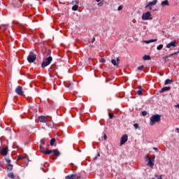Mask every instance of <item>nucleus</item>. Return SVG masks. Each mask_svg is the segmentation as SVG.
Returning a JSON list of instances; mask_svg holds the SVG:
<instances>
[{
  "label": "nucleus",
  "mask_w": 179,
  "mask_h": 179,
  "mask_svg": "<svg viewBox=\"0 0 179 179\" xmlns=\"http://www.w3.org/2000/svg\"><path fill=\"white\" fill-rule=\"evenodd\" d=\"M43 55L45 59L43 60L41 66L42 68H45V66H48V65L52 62V57L50 56L51 55V50L50 49H45Z\"/></svg>",
  "instance_id": "f257e3e1"
},
{
  "label": "nucleus",
  "mask_w": 179,
  "mask_h": 179,
  "mask_svg": "<svg viewBox=\"0 0 179 179\" xmlns=\"http://www.w3.org/2000/svg\"><path fill=\"white\" fill-rule=\"evenodd\" d=\"M162 116L160 115H154L150 119V125L153 126L156 122H160Z\"/></svg>",
  "instance_id": "f03ea898"
},
{
  "label": "nucleus",
  "mask_w": 179,
  "mask_h": 179,
  "mask_svg": "<svg viewBox=\"0 0 179 179\" xmlns=\"http://www.w3.org/2000/svg\"><path fill=\"white\" fill-rule=\"evenodd\" d=\"M37 59V55L36 53L33 52H30L29 55L27 57V61L29 62V64H32V62H34Z\"/></svg>",
  "instance_id": "7ed1b4c3"
},
{
  "label": "nucleus",
  "mask_w": 179,
  "mask_h": 179,
  "mask_svg": "<svg viewBox=\"0 0 179 179\" xmlns=\"http://www.w3.org/2000/svg\"><path fill=\"white\" fill-rule=\"evenodd\" d=\"M141 17L142 20H152V19H153V17H152V13H150V11L143 13Z\"/></svg>",
  "instance_id": "20e7f679"
},
{
  "label": "nucleus",
  "mask_w": 179,
  "mask_h": 179,
  "mask_svg": "<svg viewBox=\"0 0 179 179\" xmlns=\"http://www.w3.org/2000/svg\"><path fill=\"white\" fill-rule=\"evenodd\" d=\"M128 141V135L124 134L122 136L120 140V146H122V145H125V143Z\"/></svg>",
  "instance_id": "39448f33"
},
{
  "label": "nucleus",
  "mask_w": 179,
  "mask_h": 179,
  "mask_svg": "<svg viewBox=\"0 0 179 179\" xmlns=\"http://www.w3.org/2000/svg\"><path fill=\"white\" fill-rule=\"evenodd\" d=\"M15 93L19 96H23V87L21 86H17L15 89Z\"/></svg>",
  "instance_id": "423d86ee"
},
{
  "label": "nucleus",
  "mask_w": 179,
  "mask_h": 179,
  "mask_svg": "<svg viewBox=\"0 0 179 179\" xmlns=\"http://www.w3.org/2000/svg\"><path fill=\"white\" fill-rule=\"evenodd\" d=\"M157 3V0H153L152 1H150L149 3H148V4H147L146 6H145V8H150V10H151V9H152V6H155V5H156Z\"/></svg>",
  "instance_id": "0eeeda50"
},
{
  "label": "nucleus",
  "mask_w": 179,
  "mask_h": 179,
  "mask_svg": "<svg viewBox=\"0 0 179 179\" xmlns=\"http://www.w3.org/2000/svg\"><path fill=\"white\" fill-rule=\"evenodd\" d=\"M155 155L153 156L152 158H150L147 164V166H148L149 167L153 168V166H155Z\"/></svg>",
  "instance_id": "6e6552de"
},
{
  "label": "nucleus",
  "mask_w": 179,
  "mask_h": 179,
  "mask_svg": "<svg viewBox=\"0 0 179 179\" xmlns=\"http://www.w3.org/2000/svg\"><path fill=\"white\" fill-rule=\"evenodd\" d=\"M38 120H39L40 122H48V117L46 116H39Z\"/></svg>",
  "instance_id": "1a4fd4ad"
},
{
  "label": "nucleus",
  "mask_w": 179,
  "mask_h": 179,
  "mask_svg": "<svg viewBox=\"0 0 179 179\" xmlns=\"http://www.w3.org/2000/svg\"><path fill=\"white\" fill-rule=\"evenodd\" d=\"M171 47H177V43H176V41H173L166 45V48H171Z\"/></svg>",
  "instance_id": "9d476101"
},
{
  "label": "nucleus",
  "mask_w": 179,
  "mask_h": 179,
  "mask_svg": "<svg viewBox=\"0 0 179 179\" xmlns=\"http://www.w3.org/2000/svg\"><path fill=\"white\" fill-rule=\"evenodd\" d=\"M0 153L2 156H6V155H8V148H3L1 151Z\"/></svg>",
  "instance_id": "9b49d317"
},
{
  "label": "nucleus",
  "mask_w": 179,
  "mask_h": 179,
  "mask_svg": "<svg viewBox=\"0 0 179 179\" xmlns=\"http://www.w3.org/2000/svg\"><path fill=\"white\" fill-rule=\"evenodd\" d=\"M170 3H169V0H164L161 2V6H169Z\"/></svg>",
  "instance_id": "f8f14e48"
},
{
  "label": "nucleus",
  "mask_w": 179,
  "mask_h": 179,
  "mask_svg": "<svg viewBox=\"0 0 179 179\" xmlns=\"http://www.w3.org/2000/svg\"><path fill=\"white\" fill-rule=\"evenodd\" d=\"M111 62L113 64V65H114L115 66H117V65H118V63L120 62V58H117V60L113 59L111 60Z\"/></svg>",
  "instance_id": "ddd939ff"
},
{
  "label": "nucleus",
  "mask_w": 179,
  "mask_h": 179,
  "mask_svg": "<svg viewBox=\"0 0 179 179\" xmlns=\"http://www.w3.org/2000/svg\"><path fill=\"white\" fill-rule=\"evenodd\" d=\"M171 87H164L159 91V93H164V92H168L169 90H171Z\"/></svg>",
  "instance_id": "4468645a"
},
{
  "label": "nucleus",
  "mask_w": 179,
  "mask_h": 179,
  "mask_svg": "<svg viewBox=\"0 0 179 179\" xmlns=\"http://www.w3.org/2000/svg\"><path fill=\"white\" fill-rule=\"evenodd\" d=\"M155 41H157V39H150L148 41H143V43L145 44H150V43H155Z\"/></svg>",
  "instance_id": "2eb2a0df"
},
{
  "label": "nucleus",
  "mask_w": 179,
  "mask_h": 179,
  "mask_svg": "<svg viewBox=\"0 0 179 179\" xmlns=\"http://www.w3.org/2000/svg\"><path fill=\"white\" fill-rule=\"evenodd\" d=\"M143 59L144 60V61H150V59H152V57H150V56H149V55H144L143 57Z\"/></svg>",
  "instance_id": "dca6fc26"
},
{
  "label": "nucleus",
  "mask_w": 179,
  "mask_h": 179,
  "mask_svg": "<svg viewBox=\"0 0 179 179\" xmlns=\"http://www.w3.org/2000/svg\"><path fill=\"white\" fill-rule=\"evenodd\" d=\"M52 153H53L54 156H56L57 157H58L59 156V155H60V153L58 151V150H52Z\"/></svg>",
  "instance_id": "f3484780"
},
{
  "label": "nucleus",
  "mask_w": 179,
  "mask_h": 179,
  "mask_svg": "<svg viewBox=\"0 0 179 179\" xmlns=\"http://www.w3.org/2000/svg\"><path fill=\"white\" fill-rule=\"evenodd\" d=\"M173 82H174V80H173L166 79L164 82V85H170V84L173 83Z\"/></svg>",
  "instance_id": "a211bd4d"
},
{
  "label": "nucleus",
  "mask_w": 179,
  "mask_h": 179,
  "mask_svg": "<svg viewBox=\"0 0 179 179\" xmlns=\"http://www.w3.org/2000/svg\"><path fill=\"white\" fill-rule=\"evenodd\" d=\"M43 153L44 155H51V153H52V150H45L43 151Z\"/></svg>",
  "instance_id": "6ab92c4d"
},
{
  "label": "nucleus",
  "mask_w": 179,
  "mask_h": 179,
  "mask_svg": "<svg viewBox=\"0 0 179 179\" xmlns=\"http://www.w3.org/2000/svg\"><path fill=\"white\" fill-rule=\"evenodd\" d=\"M7 169H8L9 171H12V170H13V165L8 164L7 166Z\"/></svg>",
  "instance_id": "aec40b11"
},
{
  "label": "nucleus",
  "mask_w": 179,
  "mask_h": 179,
  "mask_svg": "<svg viewBox=\"0 0 179 179\" xmlns=\"http://www.w3.org/2000/svg\"><path fill=\"white\" fill-rule=\"evenodd\" d=\"M82 177L80 176L77 175V174H73V179H80Z\"/></svg>",
  "instance_id": "412c9836"
},
{
  "label": "nucleus",
  "mask_w": 179,
  "mask_h": 179,
  "mask_svg": "<svg viewBox=\"0 0 179 179\" xmlns=\"http://www.w3.org/2000/svg\"><path fill=\"white\" fill-rule=\"evenodd\" d=\"M65 86H66V87H69V89H72V84H71V83H66Z\"/></svg>",
  "instance_id": "4be33fe9"
},
{
  "label": "nucleus",
  "mask_w": 179,
  "mask_h": 179,
  "mask_svg": "<svg viewBox=\"0 0 179 179\" xmlns=\"http://www.w3.org/2000/svg\"><path fill=\"white\" fill-rule=\"evenodd\" d=\"M8 177L9 178H12V179H15V176L13 175V173H9L8 174Z\"/></svg>",
  "instance_id": "5701e85b"
},
{
  "label": "nucleus",
  "mask_w": 179,
  "mask_h": 179,
  "mask_svg": "<svg viewBox=\"0 0 179 179\" xmlns=\"http://www.w3.org/2000/svg\"><path fill=\"white\" fill-rule=\"evenodd\" d=\"M79 8V6L78 5H74L72 7V10H78V8Z\"/></svg>",
  "instance_id": "b1692460"
},
{
  "label": "nucleus",
  "mask_w": 179,
  "mask_h": 179,
  "mask_svg": "<svg viewBox=\"0 0 179 179\" xmlns=\"http://www.w3.org/2000/svg\"><path fill=\"white\" fill-rule=\"evenodd\" d=\"M54 143H55V138H52L50 140V146H54Z\"/></svg>",
  "instance_id": "393cba45"
},
{
  "label": "nucleus",
  "mask_w": 179,
  "mask_h": 179,
  "mask_svg": "<svg viewBox=\"0 0 179 179\" xmlns=\"http://www.w3.org/2000/svg\"><path fill=\"white\" fill-rule=\"evenodd\" d=\"M163 48V44H161V45H159L157 47V50L158 51H160V50H162Z\"/></svg>",
  "instance_id": "a878e982"
},
{
  "label": "nucleus",
  "mask_w": 179,
  "mask_h": 179,
  "mask_svg": "<svg viewBox=\"0 0 179 179\" xmlns=\"http://www.w3.org/2000/svg\"><path fill=\"white\" fill-rule=\"evenodd\" d=\"M66 179H73V174L66 176Z\"/></svg>",
  "instance_id": "bb28decb"
},
{
  "label": "nucleus",
  "mask_w": 179,
  "mask_h": 179,
  "mask_svg": "<svg viewBox=\"0 0 179 179\" xmlns=\"http://www.w3.org/2000/svg\"><path fill=\"white\" fill-rule=\"evenodd\" d=\"M150 157L149 156V155H146L145 157V162H148L150 159Z\"/></svg>",
  "instance_id": "cd10ccee"
},
{
  "label": "nucleus",
  "mask_w": 179,
  "mask_h": 179,
  "mask_svg": "<svg viewBox=\"0 0 179 179\" xmlns=\"http://www.w3.org/2000/svg\"><path fill=\"white\" fill-rule=\"evenodd\" d=\"M141 114L143 117H145V115H148V112L144 110L141 112Z\"/></svg>",
  "instance_id": "c85d7f7f"
},
{
  "label": "nucleus",
  "mask_w": 179,
  "mask_h": 179,
  "mask_svg": "<svg viewBox=\"0 0 179 179\" xmlns=\"http://www.w3.org/2000/svg\"><path fill=\"white\" fill-rule=\"evenodd\" d=\"M108 115H109V118L110 120H113V118H114V114L113 113H108Z\"/></svg>",
  "instance_id": "c756f323"
},
{
  "label": "nucleus",
  "mask_w": 179,
  "mask_h": 179,
  "mask_svg": "<svg viewBox=\"0 0 179 179\" xmlns=\"http://www.w3.org/2000/svg\"><path fill=\"white\" fill-rule=\"evenodd\" d=\"M137 94H138V96H142V90H138L137 91Z\"/></svg>",
  "instance_id": "7c9ffc66"
},
{
  "label": "nucleus",
  "mask_w": 179,
  "mask_h": 179,
  "mask_svg": "<svg viewBox=\"0 0 179 179\" xmlns=\"http://www.w3.org/2000/svg\"><path fill=\"white\" fill-rule=\"evenodd\" d=\"M1 29H3V30H6V29H8V25H2Z\"/></svg>",
  "instance_id": "2f4dec72"
},
{
  "label": "nucleus",
  "mask_w": 179,
  "mask_h": 179,
  "mask_svg": "<svg viewBox=\"0 0 179 179\" xmlns=\"http://www.w3.org/2000/svg\"><path fill=\"white\" fill-rule=\"evenodd\" d=\"M103 5H104V3L103 2V1H101L100 3L97 4L98 6H103Z\"/></svg>",
  "instance_id": "473e14b6"
},
{
  "label": "nucleus",
  "mask_w": 179,
  "mask_h": 179,
  "mask_svg": "<svg viewBox=\"0 0 179 179\" xmlns=\"http://www.w3.org/2000/svg\"><path fill=\"white\" fill-rule=\"evenodd\" d=\"M177 54H179V50H178V52H174V53H173V54H171V55H169V57H173V55H177Z\"/></svg>",
  "instance_id": "72a5a7b5"
},
{
  "label": "nucleus",
  "mask_w": 179,
  "mask_h": 179,
  "mask_svg": "<svg viewBox=\"0 0 179 179\" xmlns=\"http://www.w3.org/2000/svg\"><path fill=\"white\" fill-rule=\"evenodd\" d=\"M134 127L135 129H138V128H139V125L136 123L134 124Z\"/></svg>",
  "instance_id": "f704fd0d"
},
{
  "label": "nucleus",
  "mask_w": 179,
  "mask_h": 179,
  "mask_svg": "<svg viewBox=\"0 0 179 179\" xmlns=\"http://www.w3.org/2000/svg\"><path fill=\"white\" fill-rule=\"evenodd\" d=\"M23 159H24V157H22V156H18L17 160H23Z\"/></svg>",
  "instance_id": "c9c22d12"
},
{
  "label": "nucleus",
  "mask_w": 179,
  "mask_h": 179,
  "mask_svg": "<svg viewBox=\"0 0 179 179\" xmlns=\"http://www.w3.org/2000/svg\"><path fill=\"white\" fill-rule=\"evenodd\" d=\"M143 68H144L143 66H138V71H142Z\"/></svg>",
  "instance_id": "e433bc0d"
},
{
  "label": "nucleus",
  "mask_w": 179,
  "mask_h": 179,
  "mask_svg": "<svg viewBox=\"0 0 179 179\" xmlns=\"http://www.w3.org/2000/svg\"><path fill=\"white\" fill-rule=\"evenodd\" d=\"M40 149H41V152H44V146H43V145H40Z\"/></svg>",
  "instance_id": "4c0bfd02"
},
{
  "label": "nucleus",
  "mask_w": 179,
  "mask_h": 179,
  "mask_svg": "<svg viewBox=\"0 0 179 179\" xmlns=\"http://www.w3.org/2000/svg\"><path fill=\"white\" fill-rule=\"evenodd\" d=\"M41 145H45V139L41 140Z\"/></svg>",
  "instance_id": "58836bf2"
},
{
  "label": "nucleus",
  "mask_w": 179,
  "mask_h": 179,
  "mask_svg": "<svg viewBox=\"0 0 179 179\" xmlns=\"http://www.w3.org/2000/svg\"><path fill=\"white\" fill-rule=\"evenodd\" d=\"M6 163H8V164H10V159H6Z\"/></svg>",
  "instance_id": "ea45409f"
},
{
  "label": "nucleus",
  "mask_w": 179,
  "mask_h": 179,
  "mask_svg": "<svg viewBox=\"0 0 179 179\" xmlns=\"http://www.w3.org/2000/svg\"><path fill=\"white\" fill-rule=\"evenodd\" d=\"M17 3L20 4V6H17V8H19L20 6V4L22 3V2H20V1H19V0H17Z\"/></svg>",
  "instance_id": "a19ab883"
},
{
  "label": "nucleus",
  "mask_w": 179,
  "mask_h": 179,
  "mask_svg": "<svg viewBox=\"0 0 179 179\" xmlns=\"http://www.w3.org/2000/svg\"><path fill=\"white\" fill-rule=\"evenodd\" d=\"M122 6H120L117 8V10H122Z\"/></svg>",
  "instance_id": "79ce46f5"
},
{
  "label": "nucleus",
  "mask_w": 179,
  "mask_h": 179,
  "mask_svg": "<svg viewBox=\"0 0 179 179\" xmlns=\"http://www.w3.org/2000/svg\"><path fill=\"white\" fill-rule=\"evenodd\" d=\"M100 62H102V64H104V62H106V59L102 58L101 59Z\"/></svg>",
  "instance_id": "37998d69"
},
{
  "label": "nucleus",
  "mask_w": 179,
  "mask_h": 179,
  "mask_svg": "<svg viewBox=\"0 0 179 179\" xmlns=\"http://www.w3.org/2000/svg\"><path fill=\"white\" fill-rule=\"evenodd\" d=\"M50 122V128H52L54 127V123L52 122Z\"/></svg>",
  "instance_id": "c03bdc74"
},
{
  "label": "nucleus",
  "mask_w": 179,
  "mask_h": 179,
  "mask_svg": "<svg viewBox=\"0 0 179 179\" xmlns=\"http://www.w3.org/2000/svg\"><path fill=\"white\" fill-rule=\"evenodd\" d=\"M103 138L105 141H107V135L104 134L103 135Z\"/></svg>",
  "instance_id": "a18cd8bd"
},
{
  "label": "nucleus",
  "mask_w": 179,
  "mask_h": 179,
  "mask_svg": "<svg viewBox=\"0 0 179 179\" xmlns=\"http://www.w3.org/2000/svg\"><path fill=\"white\" fill-rule=\"evenodd\" d=\"M138 90H142V86H141V85L138 86Z\"/></svg>",
  "instance_id": "49530a36"
},
{
  "label": "nucleus",
  "mask_w": 179,
  "mask_h": 179,
  "mask_svg": "<svg viewBox=\"0 0 179 179\" xmlns=\"http://www.w3.org/2000/svg\"><path fill=\"white\" fill-rule=\"evenodd\" d=\"M175 107H176V108H178V109H179V104L175 105Z\"/></svg>",
  "instance_id": "de8ad7c7"
},
{
  "label": "nucleus",
  "mask_w": 179,
  "mask_h": 179,
  "mask_svg": "<svg viewBox=\"0 0 179 179\" xmlns=\"http://www.w3.org/2000/svg\"><path fill=\"white\" fill-rule=\"evenodd\" d=\"M94 41H96V38H93L92 40V43H93Z\"/></svg>",
  "instance_id": "09e8293b"
},
{
  "label": "nucleus",
  "mask_w": 179,
  "mask_h": 179,
  "mask_svg": "<svg viewBox=\"0 0 179 179\" xmlns=\"http://www.w3.org/2000/svg\"><path fill=\"white\" fill-rule=\"evenodd\" d=\"M154 150H156L157 152V150H159V149L157 148H153Z\"/></svg>",
  "instance_id": "8fccbe9b"
},
{
  "label": "nucleus",
  "mask_w": 179,
  "mask_h": 179,
  "mask_svg": "<svg viewBox=\"0 0 179 179\" xmlns=\"http://www.w3.org/2000/svg\"><path fill=\"white\" fill-rule=\"evenodd\" d=\"M101 0H96V2H100Z\"/></svg>",
  "instance_id": "3c124183"
},
{
  "label": "nucleus",
  "mask_w": 179,
  "mask_h": 179,
  "mask_svg": "<svg viewBox=\"0 0 179 179\" xmlns=\"http://www.w3.org/2000/svg\"><path fill=\"white\" fill-rule=\"evenodd\" d=\"M176 131H179V129L178 128V129H176Z\"/></svg>",
  "instance_id": "603ef678"
},
{
  "label": "nucleus",
  "mask_w": 179,
  "mask_h": 179,
  "mask_svg": "<svg viewBox=\"0 0 179 179\" xmlns=\"http://www.w3.org/2000/svg\"><path fill=\"white\" fill-rule=\"evenodd\" d=\"M98 157H100V154H98Z\"/></svg>",
  "instance_id": "864d4df0"
},
{
  "label": "nucleus",
  "mask_w": 179,
  "mask_h": 179,
  "mask_svg": "<svg viewBox=\"0 0 179 179\" xmlns=\"http://www.w3.org/2000/svg\"><path fill=\"white\" fill-rule=\"evenodd\" d=\"M71 166H73V164L71 163Z\"/></svg>",
  "instance_id": "5fc2aeb1"
},
{
  "label": "nucleus",
  "mask_w": 179,
  "mask_h": 179,
  "mask_svg": "<svg viewBox=\"0 0 179 179\" xmlns=\"http://www.w3.org/2000/svg\"><path fill=\"white\" fill-rule=\"evenodd\" d=\"M44 1H47V0H43Z\"/></svg>",
  "instance_id": "6e6d98bb"
},
{
  "label": "nucleus",
  "mask_w": 179,
  "mask_h": 179,
  "mask_svg": "<svg viewBox=\"0 0 179 179\" xmlns=\"http://www.w3.org/2000/svg\"><path fill=\"white\" fill-rule=\"evenodd\" d=\"M0 3H1V1H0Z\"/></svg>",
  "instance_id": "4d7b16f0"
}]
</instances>
